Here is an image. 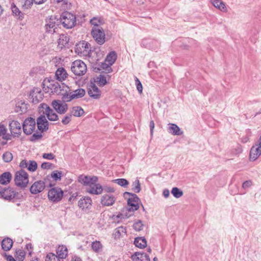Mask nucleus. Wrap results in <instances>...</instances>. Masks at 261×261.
I'll use <instances>...</instances> for the list:
<instances>
[{"instance_id":"obj_46","label":"nucleus","mask_w":261,"mask_h":261,"mask_svg":"<svg viewBox=\"0 0 261 261\" xmlns=\"http://www.w3.org/2000/svg\"><path fill=\"white\" fill-rule=\"evenodd\" d=\"M3 159L6 163L11 162L13 159L12 154L8 151L5 152L3 155Z\"/></svg>"},{"instance_id":"obj_18","label":"nucleus","mask_w":261,"mask_h":261,"mask_svg":"<svg viewBox=\"0 0 261 261\" xmlns=\"http://www.w3.org/2000/svg\"><path fill=\"white\" fill-rule=\"evenodd\" d=\"M102 191V187L100 184L90 185L86 189L87 192L94 195H99Z\"/></svg>"},{"instance_id":"obj_54","label":"nucleus","mask_w":261,"mask_h":261,"mask_svg":"<svg viewBox=\"0 0 261 261\" xmlns=\"http://www.w3.org/2000/svg\"><path fill=\"white\" fill-rule=\"evenodd\" d=\"M42 137V133H34L33 134V135L31 136L30 140L32 142L38 140L40 139H41Z\"/></svg>"},{"instance_id":"obj_7","label":"nucleus","mask_w":261,"mask_h":261,"mask_svg":"<svg viewBox=\"0 0 261 261\" xmlns=\"http://www.w3.org/2000/svg\"><path fill=\"white\" fill-rule=\"evenodd\" d=\"M127 195L129 196L127 199V204L129 206L127 208L128 211L132 212L137 211L139 208V203L140 201L139 198L135 194L125 192L124 193V196H126Z\"/></svg>"},{"instance_id":"obj_26","label":"nucleus","mask_w":261,"mask_h":261,"mask_svg":"<svg viewBox=\"0 0 261 261\" xmlns=\"http://www.w3.org/2000/svg\"><path fill=\"white\" fill-rule=\"evenodd\" d=\"M57 256L59 258H65L68 254V250L66 246L60 245L56 250Z\"/></svg>"},{"instance_id":"obj_34","label":"nucleus","mask_w":261,"mask_h":261,"mask_svg":"<svg viewBox=\"0 0 261 261\" xmlns=\"http://www.w3.org/2000/svg\"><path fill=\"white\" fill-rule=\"evenodd\" d=\"M84 113V110L79 106L73 107L71 111V115L75 117H80Z\"/></svg>"},{"instance_id":"obj_64","label":"nucleus","mask_w":261,"mask_h":261,"mask_svg":"<svg viewBox=\"0 0 261 261\" xmlns=\"http://www.w3.org/2000/svg\"><path fill=\"white\" fill-rule=\"evenodd\" d=\"M252 185V182L250 180H246L244 181L242 184V188L246 189L250 187Z\"/></svg>"},{"instance_id":"obj_59","label":"nucleus","mask_w":261,"mask_h":261,"mask_svg":"<svg viewBox=\"0 0 261 261\" xmlns=\"http://www.w3.org/2000/svg\"><path fill=\"white\" fill-rule=\"evenodd\" d=\"M53 164L49 162H44L41 164V168L43 169H49L51 168Z\"/></svg>"},{"instance_id":"obj_47","label":"nucleus","mask_w":261,"mask_h":261,"mask_svg":"<svg viewBox=\"0 0 261 261\" xmlns=\"http://www.w3.org/2000/svg\"><path fill=\"white\" fill-rule=\"evenodd\" d=\"M45 261H60V258L54 253H49L47 255Z\"/></svg>"},{"instance_id":"obj_24","label":"nucleus","mask_w":261,"mask_h":261,"mask_svg":"<svg viewBox=\"0 0 261 261\" xmlns=\"http://www.w3.org/2000/svg\"><path fill=\"white\" fill-rule=\"evenodd\" d=\"M69 41V37L66 34H61L58 39V47L61 49L66 47Z\"/></svg>"},{"instance_id":"obj_9","label":"nucleus","mask_w":261,"mask_h":261,"mask_svg":"<svg viewBox=\"0 0 261 261\" xmlns=\"http://www.w3.org/2000/svg\"><path fill=\"white\" fill-rule=\"evenodd\" d=\"M63 196V191L60 188L54 187L48 191V199L54 203H57L60 201Z\"/></svg>"},{"instance_id":"obj_62","label":"nucleus","mask_w":261,"mask_h":261,"mask_svg":"<svg viewBox=\"0 0 261 261\" xmlns=\"http://www.w3.org/2000/svg\"><path fill=\"white\" fill-rule=\"evenodd\" d=\"M28 164H29V163L27 162V160H23L21 161V162L20 163L19 166L21 168H27L28 169Z\"/></svg>"},{"instance_id":"obj_50","label":"nucleus","mask_w":261,"mask_h":261,"mask_svg":"<svg viewBox=\"0 0 261 261\" xmlns=\"http://www.w3.org/2000/svg\"><path fill=\"white\" fill-rule=\"evenodd\" d=\"M61 88H59V89L58 90V92H56V94L58 95L62 96L65 92L66 91V90H69V88L64 85V84H62L61 85Z\"/></svg>"},{"instance_id":"obj_35","label":"nucleus","mask_w":261,"mask_h":261,"mask_svg":"<svg viewBox=\"0 0 261 261\" xmlns=\"http://www.w3.org/2000/svg\"><path fill=\"white\" fill-rule=\"evenodd\" d=\"M72 98L77 99L83 97L85 94V91L82 88H79L71 92Z\"/></svg>"},{"instance_id":"obj_23","label":"nucleus","mask_w":261,"mask_h":261,"mask_svg":"<svg viewBox=\"0 0 261 261\" xmlns=\"http://www.w3.org/2000/svg\"><path fill=\"white\" fill-rule=\"evenodd\" d=\"M115 200L116 199L113 195L105 194L101 197V203L102 205L111 206L114 203Z\"/></svg>"},{"instance_id":"obj_61","label":"nucleus","mask_w":261,"mask_h":261,"mask_svg":"<svg viewBox=\"0 0 261 261\" xmlns=\"http://www.w3.org/2000/svg\"><path fill=\"white\" fill-rule=\"evenodd\" d=\"M102 188L105 192L108 193H113L115 191L114 189L111 187L104 186Z\"/></svg>"},{"instance_id":"obj_31","label":"nucleus","mask_w":261,"mask_h":261,"mask_svg":"<svg viewBox=\"0 0 261 261\" xmlns=\"http://www.w3.org/2000/svg\"><path fill=\"white\" fill-rule=\"evenodd\" d=\"M11 10L13 15L18 17L20 20H22L24 18V14L13 3L11 5Z\"/></svg>"},{"instance_id":"obj_40","label":"nucleus","mask_w":261,"mask_h":261,"mask_svg":"<svg viewBox=\"0 0 261 261\" xmlns=\"http://www.w3.org/2000/svg\"><path fill=\"white\" fill-rule=\"evenodd\" d=\"M15 253V257L16 259L19 261H23L25 255V252L23 250L19 249L16 250Z\"/></svg>"},{"instance_id":"obj_1","label":"nucleus","mask_w":261,"mask_h":261,"mask_svg":"<svg viewBox=\"0 0 261 261\" xmlns=\"http://www.w3.org/2000/svg\"><path fill=\"white\" fill-rule=\"evenodd\" d=\"M59 19L60 24L67 29L73 28L76 24L75 15L68 11L62 13Z\"/></svg>"},{"instance_id":"obj_11","label":"nucleus","mask_w":261,"mask_h":261,"mask_svg":"<svg viewBox=\"0 0 261 261\" xmlns=\"http://www.w3.org/2000/svg\"><path fill=\"white\" fill-rule=\"evenodd\" d=\"M44 97V94L40 88H34L30 93L29 98L35 104L41 102Z\"/></svg>"},{"instance_id":"obj_55","label":"nucleus","mask_w":261,"mask_h":261,"mask_svg":"<svg viewBox=\"0 0 261 261\" xmlns=\"http://www.w3.org/2000/svg\"><path fill=\"white\" fill-rule=\"evenodd\" d=\"M71 116L72 115L71 114H68L65 116L61 121L62 123L64 125L68 124L71 120Z\"/></svg>"},{"instance_id":"obj_8","label":"nucleus","mask_w":261,"mask_h":261,"mask_svg":"<svg viewBox=\"0 0 261 261\" xmlns=\"http://www.w3.org/2000/svg\"><path fill=\"white\" fill-rule=\"evenodd\" d=\"M91 45L85 41H80L75 45V52L79 55L89 56L91 53Z\"/></svg>"},{"instance_id":"obj_10","label":"nucleus","mask_w":261,"mask_h":261,"mask_svg":"<svg viewBox=\"0 0 261 261\" xmlns=\"http://www.w3.org/2000/svg\"><path fill=\"white\" fill-rule=\"evenodd\" d=\"M91 35L98 44L102 45L106 41L105 33L101 27H93Z\"/></svg>"},{"instance_id":"obj_49","label":"nucleus","mask_w":261,"mask_h":261,"mask_svg":"<svg viewBox=\"0 0 261 261\" xmlns=\"http://www.w3.org/2000/svg\"><path fill=\"white\" fill-rule=\"evenodd\" d=\"M37 168V164L35 161H30L28 164V169L32 172L35 171Z\"/></svg>"},{"instance_id":"obj_63","label":"nucleus","mask_w":261,"mask_h":261,"mask_svg":"<svg viewBox=\"0 0 261 261\" xmlns=\"http://www.w3.org/2000/svg\"><path fill=\"white\" fill-rule=\"evenodd\" d=\"M98 181V177L96 176H90V185L97 184L96 182Z\"/></svg>"},{"instance_id":"obj_41","label":"nucleus","mask_w":261,"mask_h":261,"mask_svg":"<svg viewBox=\"0 0 261 261\" xmlns=\"http://www.w3.org/2000/svg\"><path fill=\"white\" fill-rule=\"evenodd\" d=\"M171 192L174 197L176 198H179L183 195L182 191L177 187L173 188Z\"/></svg>"},{"instance_id":"obj_2","label":"nucleus","mask_w":261,"mask_h":261,"mask_svg":"<svg viewBox=\"0 0 261 261\" xmlns=\"http://www.w3.org/2000/svg\"><path fill=\"white\" fill-rule=\"evenodd\" d=\"M60 24L59 19L55 15H51L45 19V24L44 26L46 33L53 34L57 33L59 30V26Z\"/></svg>"},{"instance_id":"obj_43","label":"nucleus","mask_w":261,"mask_h":261,"mask_svg":"<svg viewBox=\"0 0 261 261\" xmlns=\"http://www.w3.org/2000/svg\"><path fill=\"white\" fill-rule=\"evenodd\" d=\"M111 66L109 64V63L106 62L105 61L104 63H102L100 65V68L101 69L105 70L103 72L106 73H110L112 71Z\"/></svg>"},{"instance_id":"obj_51","label":"nucleus","mask_w":261,"mask_h":261,"mask_svg":"<svg viewBox=\"0 0 261 261\" xmlns=\"http://www.w3.org/2000/svg\"><path fill=\"white\" fill-rule=\"evenodd\" d=\"M143 226V224H142V222L141 220H138L137 222H135L133 225L134 229L136 231H140L142 229Z\"/></svg>"},{"instance_id":"obj_5","label":"nucleus","mask_w":261,"mask_h":261,"mask_svg":"<svg viewBox=\"0 0 261 261\" xmlns=\"http://www.w3.org/2000/svg\"><path fill=\"white\" fill-rule=\"evenodd\" d=\"M70 69L71 71L77 76H82L87 72L86 64L81 60H77L71 64Z\"/></svg>"},{"instance_id":"obj_13","label":"nucleus","mask_w":261,"mask_h":261,"mask_svg":"<svg viewBox=\"0 0 261 261\" xmlns=\"http://www.w3.org/2000/svg\"><path fill=\"white\" fill-rule=\"evenodd\" d=\"M51 106L55 110L60 114H65L68 110L67 105L60 100H53Z\"/></svg>"},{"instance_id":"obj_19","label":"nucleus","mask_w":261,"mask_h":261,"mask_svg":"<svg viewBox=\"0 0 261 261\" xmlns=\"http://www.w3.org/2000/svg\"><path fill=\"white\" fill-rule=\"evenodd\" d=\"M48 84L49 85L47 86L46 88L43 86V88L46 93L50 92L56 94V92H58L59 88H61V84L58 82L53 81L52 82H48Z\"/></svg>"},{"instance_id":"obj_29","label":"nucleus","mask_w":261,"mask_h":261,"mask_svg":"<svg viewBox=\"0 0 261 261\" xmlns=\"http://www.w3.org/2000/svg\"><path fill=\"white\" fill-rule=\"evenodd\" d=\"M169 127V131L173 135L180 136L182 135L183 132L181 131L180 128L175 124L170 123Z\"/></svg>"},{"instance_id":"obj_38","label":"nucleus","mask_w":261,"mask_h":261,"mask_svg":"<svg viewBox=\"0 0 261 261\" xmlns=\"http://www.w3.org/2000/svg\"><path fill=\"white\" fill-rule=\"evenodd\" d=\"M112 182L116 183L118 185L124 188L127 187V186L129 184L128 181L124 178H118L116 179H113L112 180Z\"/></svg>"},{"instance_id":"obj_25","label":"nucleus","mask_w":261,"mask_h":261,"mask_svg":"<svg viewBox=\"0 0 261 261\" xmlns=\"http://www.w3.org/2000/svg\"><path fill=\"white\" fill-rule=\"evenodd\" d=\"M211 3L217 9L223 12H226L227 9L225 3L222 0H211Z\"/></svg>"},{"instance_id":"obj_4","label":"nucleus","mask_w":261,"mask_h":261,"mask_svg":"<svg viewBox=\"0 0 261 261\" xmlns=\"http://www.w3.org/2000/svg\"><path fill=\"white\" fill-rule=\"evenodd\" d=\"M14 181L17 187L25 188L29 182L28 174L22 169L17 171L15 174Z\"/></svg>"},{"instance_id":"obj_33","label":"nucleus","mask_w":261,"mask_h":261,"mask_svg":"<svg viewBox=\"0 0 261 261\" xmlns=\"http://www.w3.org/2000/svg\"><path fill=\"white\" fill-rule=\"evenodd\" d=\"M117 59V55L114 51H111L107 56L105 61L109 63V64L112 65Z\"/></svg>"},{"instance_id":"obj_28","label":"nucleus","mask_w":261,"mask_h":261,"mask_svg":"<svg viewBox=\"0 0 261 261\" xmlns=\"http://www.w3.org/2000/svg\"><path fill=\"white\" fill-rule=\"evenodd\" d=\"M12 179V174L10 172H5L0 175V184L7 185Z\"/></svg>"},{"instance_id":"obj_44","label":"nucleus","mask_w":261,"mask_h":261,"mask_svg":"<svg viewBox=\"0 0 261 261\" xmlns=\"http://www.w3.org/2000/svg\"><path fill=\"white\" fill-rule=\"evenodd\" d=\"M21 3L22 8L24 9H28L31 7L33 5V0H21Z\"/></svg>"},{"instance_id":"obj_37","label":"nucleus","mask_w":261,"mask_h":261,"mask_svg":"<svg viewBox=\"0 0 261 261\" xmlns=\"http://www.w3.org/2000/svg\"><path fill=\"white\" fill-rule=\"evenodd\" d=\"M78 181L85 186H89L90 185V176L81 175L79 176Z\"/></svg>"},{"instance_id":"obj_22","label":"nucleus","mask_w":261,"mask_h":261,"mask_svg":"<svg viewBox=\"0 0 261 261\" xmlns=\"http://www.w3.org/2000/svg\"><path fill=\"white\" fill-rule=\"evenodd\" d=\"M28 105L24 101L22 100H18L15 104V111L20 114L27 112Z\"/></svg>"},{"instance_id":"obj_58","label":"nucleus","mask_w":261,"mask_h":261,"mask_svg":"<svg viewBox=\"0 0 261 261\" xmlns=\"http://www.w3.org/2000/svg\"><path fill=\"white\" fill-rule=\"evenodd\" d=\"M42 157L47 160H53L55 158V155L52 153H45L42 155Z\"/></svg>"},{"instance_id":"obj_14","label":"nucleus","mask_w":261,"mask_h":261,"mask_svg":"<svg viewBox=\"0 0 261 261\" xmlns=\"http://www.w3.org/2000/svg\"><path fill=\"white\" fill-rule=\"evenodd\" d=\"M36 124H37L38 129L41 133L46 132L48 129L49 123L44 115L40 114V116L37 119Z\"/></svg>"},{"instance_id":"obj_6","label":"nucleus","mask_w":261,"mask_h":261,"mask_svg":"<svg viewBox=\"0 0 261 261\" xmlns=\"http://www.w3.org/2000/svg\"><path fill=\"white\" fill-rule=\"evenodd\" d=\"M0 195L3 199L9 201H14L15 200L19 198L18 192L11 187L7 188L0 187Z\"/></svg>"},{"instance_id":"obj_12","label":"nucleus","mask_w":261,"mask_h":261,"mask_svg":"<svg viewBox=\"0 0 261 261\" xmlns=\"http://www.w3.org/2000/svg\"><path fill=\"white\" fill-rule=\"evenodd\" d=\"M36 124L34 119L31 117L25 119L22 125L23 132L26 135L32 134L35 129Z\"/></svg>"},{"instance_id":"obj_16","label":"nucleus","mask_w":261,"mask_h":261,"mask_svg":"<svg viewBox=\"0 0 261 261\" xmlns=\"http://www.w3.org/2000/svg\"><path fill=\"white\" fill-rule=\"evenodd\" d=\"M88 93L90 97L95 99L100 98L101 96V91L93 83H91L89 86Z\"/></svg>"},{"instance_id":"obj_21","label":"nucleus","mask_w":261,"mask_h":261,"mask_svg":"<svg viewBox=\"0 0 261 261\" xmlns=\"http://www.w3.org/2000/svg\"><path fill=\"white\" fill-rule=\"evenodd\" d=\"M131 258L133 261H150L149 255L144 252H135Z\"/></svg>"},{"instance_id":"obj_45","label":"nucleus","mask_w":261,"mask_h":261,"mask_svg":"<svg viewBox=\"0 0 261 261\" xmlns=\"http://www.w3.org/2000/svg\"><path fill=\"white\" fill-rule=\"evenodd\" d=\"M62 175V172L61 171H53L50 175V177L53 178L54 180L57 181L61 179V177Z\"/></svg>"},{"instance_id":"obj_3","label":"nucleus","mask_w":261,"mask_h":261,"mask_svg":"<svg viewBox=\"0 0 261 261\" xmlns=\"http://www.w3.org/2000/svg\"><path fill=\"white\" fill-rule=\"evenodd\" d=\"M38 111L40 114L46 116L49 121H56L59 120L58 116L56 113L45 103L40 105Z\"/></svg>"},{"instance_id":"obj_57","label":"nucleus","mask_w":261,"mask_h":261,"mask_svg":"<svg viewBox=\"0 0 261 261\" xmlns=\"http://www.w3.org/2000/svg\"><path fill=\"white\" fill-rule=\"evenodd\" d=\"M107 83L106 77L103 75H100L99 77V84L100 86H105Z\"/></svg>"},{"instance_id":"obj_27","label":"nucleus","mask_w":261,"mask_h":261,"mask_svg":"<svg viewBox=\"0 0 261 261\" xmlns=\"http://www.w3.org/2000/svg\"><path fill=\"white\" fill-rule=\"evenodd\" d=\"M12 245V240L9 238H6L4 239L1 243L2 248L5 251L10 250L11 249Z\"/></svg>"},{"instance_id":"obj_15","label":"nucleus","mask_w":261,"mask_h":261,"mask_svg":"<svg viewBox=\"0 0 261 261\" xmlns=\"http://www.w3.org/2000/svg\"><path fill=\"white\" fill-rule=\"evenodd\" d=\"M45 183L44 180L35 181L30 188V191L32 194H38L45 189Z\"/></svg>"},{"instance_id":"obj_20","label":"nucleus","mask_w":261,"mask_h":261,"mask_svg":"<svg viewBox=\"0 0 261 261\" xmlns=\"http://www.w3.org/2000/svg\"><path fill=\"white\" fill-rule=\"evenodd\" d=\"M11 133L13 135H20L21 129L20 123L18 121L13 120L9 123Z\"/></svg>"},{"instance_id":"obj_53","label":"nucleus","mask_w":261,"mask_h":261,"mask_svg":"<svg viewBox=\"0 0 261 261\" xmlns=\"http://www.w3.org/2000/svg\"><path fill=\"white\" fill-rule=\"evenodd\" d=\"M90 23L93 25V27H100L99 25L100 24V20L97 17H93L90 21Z\"/></svg>"},{"instance_id":"obj_39","label":"nucleus","mask_w":261,"mask_h":261,"mask_svg":"<svg viewBox=\"0 0 261 261\" xmlns=\"http://www.w3.org/2000/svg\"><path fill=\"white\" fill-rule=\"evenodd\" d=\"M141 190V185L139 180L137 178L132 184V190L135 192L138 193Z\"/></svg>"},{"instance_id":"obj_42","label":"nucleus","mask_w":261,"mask_h":261,"mask_svg":"<svg viewBox=\"0 0 261 261\" xmlns=\"http://www.w3.org/2000/svg\"><path fill=\"white\" fill-rule=\"evenodd\" d=\"M91 247L94 252H98L101 250L102 245L99 241H95L92 243Z\"/></svg>"},{"instance_id":"obj_17","label":"nucleus","mask_w":261,"mask_h":261,"mask_svg":"<svg viewBox=\"0 0 261 261\" xmlns=\"http://www.w3.org/2000/svg\"><path fill=\"white\" fill-rule=\"evenodd\" d=\"M92 201L89 197H84L79 201L78 205L83 210H89L92 205Z\"/></svg>"},{"instance_id":"obj_36","label":"nucleus","mask_w":261,"mask_h":261,"mask_svg":"<svg viewBox=\"0 0 261 261\" xmlns=\"http://www.w3.org/2000/svg\"><path fill=\"white\" fill-rule=\"evenodd\" d=\"M68 91H69V90H66V91L65 92V93H64L61 96L62 101H63L64 103L70 101L73 99L71 92H69Z\"/></svg>"},{"instance_id":"obj_60","label":"nucleus","mask_w":261,"mask_h":261,"mask_svg":"<svg viewBox=\"0 0 261 261\" xmlns=\"http://www.w3.org/2000/svg\"><path fill=\"white\" fill-rule=\"evenodd\" d=\"M7 129L4 124H0V136L6 134Z\"/></svg>"},{"instance_id":"obj_52","label":"nucleus","mask_w":261,"mask_h":261,"mask_svg":"<svg viewBox=\"0 0 261 261\" xmlns=\"http://www.w3.org/2000/svg\"><path fill=\"white\" fill-rule=\"evenodd\" d=\"M149 47L151 49L155 50L156 49L158 46H159V42L155 40H149Z\"/></svg>"},{"instance_id":"obj_32","label":"nucleus","mask_w":261,"mask_h":261,"mask_svg":"<svg viewBox=\"0 0 261 261\" xmlns=\"http://www.w3.org/2000/svg\"><path fill=\"white\" fill-rule=\"evenodd\" d=\"M134 244L136 247L140 248H144L147 246V241L144 237L135 238Z\"/></svg>"},{"instance_id":"obj_48","label":"nucleus","mask_w":261,"mask_h":261,"mask_svg":"<svg viewBox=\"0 0 261 261\" xmlns=\"http://www.w3.org/2000/svg\"><path fill=\"white\" fill-rule=\"evenodd\" d=\"M126 233V228L123 226L119 227L115 229V237H119L122 233Z\"/></svg>"},{"instance_id":"obj_56","label":"nucleus","mask_w":261,"mask_h":261,"mask_svg":"<svg viewBox=\"0 0 261 261\" xmlns=\"http://www.w3.org/2000/svg\"><path fill=\"white\" fill-rule=\"evenodd\" d=\"M135 83H136L137 89L138 92L140 93H142V90H143L142 85L141 82L139 81V80L137 77H136V79H135Z\"/></svg>"},{"instance_id":"obj_30","label":"nucleus","mask_w":261,"mask_h":261,"mask_svg":"<svg viewBox=\"0 0 261 261\" xmlns=\"http://www.w3.org/2000/svg\"><path fill=\"white\" fill-rule=\"evenodd\" d=\"M67 73L64 68H59L56 71L55 75L57 79L60 81H62L67 77Z\"/></svg>"}]
</instances>
